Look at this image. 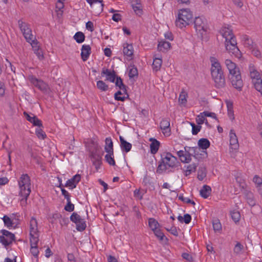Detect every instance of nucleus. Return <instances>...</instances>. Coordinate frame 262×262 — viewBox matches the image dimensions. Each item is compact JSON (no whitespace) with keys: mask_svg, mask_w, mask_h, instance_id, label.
<instances>
[{"mask_svg":"<svg viewBox=\"0 0 262 262\" xmlns=\"http://www.w3.org/2000/svg\"><path fill=\"white\" fill-rule=\"evenodd\" d=\"M220 33L225 38V45L226 50L229 54L238 57L240 55V51L237 47V42L232 30L229 26H224L222 28Z\"/></svg>","mask_w":262,"mask_h":262,"instance_id":"obj_1","label":"nucleus"},{"mask_svg":"<svg viewBox=\"0 0 262 262\" xmlns=\"http://www.w3.org/2000/svg\"><path fill=\"white\" fill-rule=\"evenodd\" d=\"M210 60L211 63V75L215 87L217 89L224 88L226 85L225 78L220 62L214 57H211Z\"/></svg>","mask_w":262,"mask_h":262,"instance_id":"obj_2","label":"nucleus"},{"mask_svg":"<svg viewBox=\"0 0 262 262\" xmlns=\"http://www.w3.org/2000/svg\"><path fill=\"white\" fill-rule=\"evenodd\" d=\"M225 64L229 70V78L232 86L238 91H242L243 82L238 68L234 62L228 59L225 60Z\"/></svg>","mask_w":262,"mask_h":262,"instance_id":"obj_3","label":"nucleus"},{"mask_svg":"<svg viewBox=\"0 0 262 262\" xmlns=\"http://www.w3.org/2000/svg\"><path fill=\"white\" fill-rule=\"evenodd\" d=\"M178 163L177 158L172 156L170 152L164 153L161 155V160L159 162V165L156 170L158 174H162L166 170L170 171V168H174Z\"/></svg>","mask_w":262,"mask_h":262,"instance_id":"obj_4","label":"nucleus"},{"mask_svg":"<svg viewBox=\"0 0 262 262\" xmlns=\"http://www.w3.org/2000/svg\"><path fill=\"white\" fill-rule=\"evenodd\" d=\"M18 185L19 194L22 198L20 203L21 204H25L31 192V180L27 174H23L20 176L18 181Z\"/></svg>","mask_w":262,"mask_h":262,"instance_id":"obj_5","label":"nucleus"},{"mask_svg":"<svg viewBox=\"0 0 262 262\" xmlns=\"http://www.w3.org/2000/svg\"><path fill=\"white\" fill-rule=\"evenodd\" d=\"M192 16V13L189 9L180 10L175 22L176 25L180 28L186 27L191 22Z\"/></svg>","mask_w":262,"mask_h":262,"instance_id":"obj_6","label":"nucleus"},{"mask_svg":"<svg viewBox=\"0 0 262 262\" xmlns=\"http://www.w3.org/2000/svg\"><path fill=\"white\" fill-rule=\"evenodd\" d=\"M30 236L31 246H37L39 241L38 224L36 219L34 217H32L30 221Z\"/></svg>","mask_w":262,"mask_h":262,"instance_id":"obj_7","label":"nucleus"},{"mask_svg":"<svg viewBox=\"0 0 262 262\" xmlns=\"http://www.w3.org/2000/svg\"><path fill=\"white\" fill-rule=\"evenodd\" d=\"M29 80L33 85L44 94H49L51 92V89L48 84L42 80L31 76L29 77Z\"/></svg>","mask_w":262,"mask_h":262,"instance_id":"obj_8","label":"nucleus"},{"mask_svg":"<svg viewBox=\"0 0 262 262\" xmlns=\"http://www.w3.org/2000/svg\"><path fill=\"white\" fill-rule=\"evenodd\" d=\"M193 24L196 32L202 36L207 31L206 20L202 17H196L195 18Z\"/></svg>","mask_w":262,"mask_h":262,"instance_id":"obj_9","label":"nucleus"},{"mask_svg":"<svg viewBox=\"0 0 262 262\" xmlns=\"http://www.w3.org/2000/svg\"><path fill=\"white\" fill-rule=\"evenodd\" d=\"M0 232L2 234V235H0V242L4 246L10 245L15 240L14 234L9 231L3 229Z\"/></svg>","mask_w":262,"mask_h":262,"instance_id":"obj_10","label":"nucleus"},{"mask_svg":"<svg viewBox=\"0 0 262 262\" xmlns=\"http://www.w3.org/2000/svg\"><path fill=\"white\" fill-rule=\"evenodd\" d=\"M72 222L76 225V229L79 231H83L86 228V225L84 219L76 212H74L70 216Z\"/></svg>","mask_w":262,"mask_h":262,"instance_id":"obj_11","label":"nucleus"},{"mask_svg":"<svg viewBox=\"0 0 262 262\" xmlns=\"http://www.w3.org/2000/svg\"><path fill=\"white\" fill-rule=\"evenodd\" d=\"M160 127L163 134L166 136L170 135V119L169 118L162 119L160 123Z\"/></svg>","mask_w":262,"mask_h":262,"instance_id":"obj_12","label":"nucleus"},{"mask_svg":"<svg viewBox=\"0 0 262 262\" xmlns=\"http://www.w3.org/2000/svg\"><path fill=\"white\" fill-rule=\"evenodd\" d=\"M26 119L32 123L34 126L41 127L42 126L41 121L38 119V118L34 114H29L26 112H24L23 113Z\"/></svg>","mask_w":262,"mask_h":262,"instance_id":"obj_13","label":"nucleus"},{"mask_svg":"<svg viewBox=\"0 0 262 262\" xmlns=\"http://www.w3.org/2000/svg\"><path fill=\"white\" fill-rule=\"evenodd\" d=\"M101 75L102 77L106 76V78L105 80L111 82H114L115 81L116 78L117 76L115 71L113 70L112 71H111L105 68L102 69Z\"/></svg>","mask_w":262,"mask_h":262,"instance_id":"obj_14","label":"nucleus"},{"mask_svg":"<svg viewBox=\"0 0 262 262\" xmlns=\"http://www.w3.org/2000/svg\"><path fill=\"white\" fill-rule=\"evenodd\" d=\"M174 150L177 151V154L182 163H188L191 161L190 155L186 153L185 150H178L176 147H174Z\"/></svg>","mask_w":262,"mask_h":262,"instance_id":"obj_15","label":"nucleus"},{"mask_svg":"<svg viewBox=\"0 0 262 262\" xmlns=\"http://www.w3.org/2000/svg\"><path fill=\"white\" fill-rule=\"evenodd\" d=\"M229 137L230 145L231 148L234 149H237L239 146L238 139L234 130L232 129L230 131Z\"/></svg>","mask_w":262,"mask_h":262,"instance_id":"obj_16","label":"nucleus"},{"mask_svg":"<svg viewBox=\"0 0 262 262\" xmlns=\"http://www.w3.org/2000/svg\"><path fill=\"white\" fill-rule=\"evenodd\" d=\"M80 175L77 174L67 181L65 186L71 187L72 189L76 187L77 184L80 181Z\"/></svg>","mask_w":262,"mask_h":262,"instance_id":"obj_17","label":"nucleus"},{"mask_svg":"<svg viewBox=\"0 0 262 262\" xmlns=\"http://www.w3.org/2000/svg\"><path fill=\"white\" fill-rule=\"evenodd\" d=\"M91 53V48L89 45H83L81 48V57L83 61L88 60Z\"/></svg>","mask_w":262,"mask_h":262,"instance_id":"obj_18","label":"nucleus"},{"mask_svg":"<svg viewBox=\"0 0 262 262\" xmlns=\"http://www.w3.org/2000/svg\"><path fill=\"white\" fill-rule=\"evenodd\" d=\"M119 139L121 150L123 151H125L126 152H129L132 147V144L125 140L124 138L122 136L119 137Z\"/></svg>","mask_w":262,"mask_h":262,"instance_id":"obj_19","label":"nucleus"},{"mask_svg":"<svg viewBox=\"0 0 262 262\" xmlns=\"http://www.w3.org/2000/svg\"><path fill=\"white\" fill-rule=\"evenodd\" d=\"M91 158L93 161V165L95 166V168L98 170L101 164V156L96 153L92 152Z\"/></svg>","mask_w":262,"mask_h":262,"instance_id":"obj_20","label":"nucleus"},{"mask_svg":"<svg viewBox=\"0 0 262 262\" xmlns=\"http://www.w3.org/2000/svg\"><path fill=\"white\" fill-rule=\"evenodd\" d=\"M22 33L26 41L29 43H30L31 42H34V41L36 40L32 33V30L31 28L24 31L22 32Z\"/></svg>","mask_w":262,"mask_h":262,"instance_id":"obj_21","label":"nucleus"},{"mask_svg":"<svg viewBox=\"0 0 262 262\" xmlns=\"http://www.w3.org/2000/svg\"><path fill=\"white\" fill-rule=\"evenodd\" d=\"M30 44L32 47L34 53L37 56L39 59H42L43 55L41 49H40L39 47L37 46V40H36L34 42H31Z\"/></svg>","mask_w":262,"mask_h":262,"instance_id":"obj_22","label":"nucleus"},{"mask_svg":"<svg viewBox=\"0 0 262 262\" xmlns=\"http://www.w3.org/2000/svg\"><path fill=\"white\" fill-rule=\"evenodd\" d=\"M149 141L151 142L150 145L151 153L152 154H155L157 153L159 149L160 142L154 138H150Z\"/></svg>","mask_w":262,"mask_h":262,"instance_id":"obj_23","label":"nucleus"},{"mask_svg":"<svg viewBox=\"0 0 262 262\" xmlns=\"http://www.w3.org/2000/svg\"><path fill=\"white\" fill-rule=\"evenodd\" d=\"M123 52L124 55L132 57L133 55L134 50L132 45L125 43L123 45Z\"/></svg>","mask_w":262,"mask_h":262,"instance_id":"obj_24","label":"nucleus"},{"mask_svg":"<svg viewBox=\"0 0 262 262\" xmlns=\"http://www.w3.org/2000/svg\"><path fill=\"white\" fill-rule=\"evenodd\" d=\"M211 187L208 185H205L200 190V194L202 197H203L204 199H206L210 195V194H211Z\"/></svg>","mask_w":262,"mask_h":262,"instance_id":"obj_25","label":"nucleus"},{"mask_svg":"<svg viewBox=\"0 0 262 262\" xmlns=\"http://www.w3.org/2000/svg\"><path fill=\"white\" fill-rule=\"evenodd\" d=\"M105 151L108 154H112L114 155L113 152V143L111 138H106L105 140Z\"/></svg>","mask_w":262,"mask_h":262,"instance_id":"obj_26","label":"nucleus"},{"mask_svg":"<svg viewBox=\"0 0 262 262\" xmlns=\"http://www.w3.org/2000/svg\"><path fill=\"white\" fill-rule=\"evenodd\" d=\"M115 80L116 86L118 87L120 90H122L123 93L127 95V97H128V95L127 93L126 86L123 84L122 79L121 78V77L117 76Z\"/></svg>","mask_w":262,"mask_h":262,"instance_id":"obj_27","label":"nucleus"},{"mask_svg":"<svg viewBox=\"0 0 262 262\" xmlns=\"http://www.w3.org/2000/svg\"><path fill=\"white\" fill-rule=\"evenodd\" d=\"M171 44L169 42L161 40L159 42L158 45V49L159 51L164 52L166 50L170 49Z\"/></svg>","mask_w":262,"mask_h":262,"instance_id":"obj_28","label":"nucleus"},{"mask_svg":"<svg viewBox=\"0 0 262 262\" xmlns=\"http://www.w3.org/2000/svg\"><path fill=\"white\" fill-rule=\"evenodd\" d=\"M198 146L202 149H206L210 145L209 141L206 138H202L198 141Z\"/></svg>","mask_w":262,"mask_h":262,"instance_id":"obj_29","label":"nucleus"},{"mask_svg":"<svg viewBox=\"0 0 262 262\" xmlns=\"http://www.w3.org/2000/svg\"><path fill=\"white\" fill-rule=\"evenodd\" d=\"M245 197L247 203L250 206H254L255 205V201L254 199L253 193L250 191L245 192Z\"/></svg>","mask_w":262,"mask_h":262,"instance_id":"obj_30","label":"nucleus"},{"mask_svg":"<svg viewBox=\"0 0 262 262\" xmlns=\"http://www.w3.org/2000/svg\"><path fill=\"white\" fill-rule=\"evenodd\" d=\"M187 93L183 91L181 92L179 97V102L181 105L185 106L187 103Z\"/></svg>","mask_w":262,"mask_h":262,"instance_id":"obj_31","label":"nucleus"},{"mask_svg":"<svg viewBox=\"0 0 262 262\" xmlns=\"http://www.w3.org/2000/svg\"><path fill=\"white\" fill-rule=\"evenodd\" d=\"M185 152L188 154V155H190V157L191 158V156L193 155V157H196V152L199 148L196 147H188V146H185L184 147Z\"/></svg>","mask_w":262,"mask_h":262,"instance_id":"obj_32","label":"nucleus"},{"mask_svg":"<svg viewBox=\"0 0 262 262\" xmlns=\"http://www.w3.org/2000/svg\"><path fill=\"white\" fill-rule=\"evenodd\" d=\"M227 108H228V117L232 121L234 119L233 104L232 102H227Z\"/></svg>","mask_w":262,"mask_h":262,"instance_id":"obj_33","label":"nucleus"},{"mask_svg":"<svg viewBox=\"0 0 262 262\" xmlns=\"http://www.w3.org/2000/svg\"><path fill=\"white\" fill-rule=\"evenodd\" d=\"M148 225L151 230L154 231L158 228L159 226L158 222L154 218H149L148 219Z\"/></svg>","mask_w":262,"mask_h":262,"instance_id":"obj_34","label":"nucleus"},{"mask_svg":"<svg viewBox=\"0 0 262 262\" xmlns=\"http://www.w3.org/2000/svg\"><path fill=\"white\" fill-rule=\"evenodd\" d=\"M162 60L160 58H155L152 63V68L156 71H158L162 65Z\"/></svg>","mask_w":262,"mask_h":262,"instance_id":"obj_35","label":"nucleus"},{"mask_svg":"<svg viewBox=\"0 0 262 262\" xmlns=\"http://www.w3.org/2000/svg\"><path fill=\"white\" fill-rule=\"evenodd\" d=\"M250 75L253 82V81H256L257 79H261L259 73L253 68L250 69Z\"/></svg>","mask_w":262,"mask_h":262,"instance_id":"obj_36","label":"nucleus"},{"mask_svg":"<svg viewBox=\"0 0 262 262\" xmlns=\"http://www.w3.org/2000/svg\"><path fill=\"white\" fill-rule=\"evenodd\" d=\"M74 38L77 43H80L84 41L85 36L82 32H77L74 35Z\"/></svg>","mask_w":262,"mask_h":262,"instance_id":"obj_37","label":"nucleus"},{"mask_svg":"<svg viewBox=\"0 0 262 262\" xmlns=\"http://www.w3.org/2000/svg\"><path fill=\"white\" fill-rule=\"evenodd\" d=\"M97 86L102 91H106L108 89V85L102 80H99L97 82Z\"/></svg>","mask_w":262,"mask_h":262,"instance_id":"obj_38","label":"nucleus"},{"mask_svg":"<svg viewBox=\"0 0 262 262\" xmlns=\"http://www.w3.org/2000/svg\"><path fill=\"white\" fill-rule=\"evenodd\" d=\"M197 165L195 163L190 164L187 166V169L185 171V175L188 176L191 172H194L196 170Z\"/></svg>","mask_w":262,"mask_h":262,"instance_id":"obj_39","label":"nucleus"},{"mask_svg":"<svg viewBox=\"0 0 262 262\" xmlns=\"http://www.w3.org/2000/svg\"><path fill=\"white\" fill-rule=\"evenodd\" d=\"M253 83L255 89L262 95V79H257L256 81H253Z\"/></svg>","mask_w":262,"mask_h":262,"instance_id":"obj_40","label":"nucleus"},{"mask_svg":"<svg viewBox=\"0 0 262 262\" xmlns=\"http://www.w3.org/2000/svg\"><path fill=\"white\" fill-rule=\"evenodd\" d=\"M244 249V246L239 242H237L233 249V252L236 255L240 254Z\"/></svg>","mask_w":262,"mask_h":262,"instance_id":"obj_41","label":"nucleus"},{"mask_svg":"<svg viewBox=\"0 0 262 262\" xmlns=\"http://www.w3.org/2000/svg\"><path fill=\"white\" fill-rule=\"evenodd\" d=\"M212 225L213 230L216 231H220L222 229V225L221 224L218 219L214 220L212 222Z\"/></svg>","mask_w":262,"mask_h":262,"instance_id":"obj_42","label":"nucleus"},{"mask_svg":"<svg viewBox=\"0 0 262 262\" xmlns=\"http://www.w3.org/2000/svg\"><path fill=\"white\" fill-rule=\"evenodd\" d=\"M18 25L21 32L26 30L30 28L29 25L26 22L20 19L18 21Z\"/></svg>","mask_w":262,"mask_h":262,"instance_id":"obj_43","label":"nucleus"},{"mask_svg":"<svg viewBox=\"0 0 262 262\" xmlns=\"http://www.w3.org/2000/svg\"><path fill=\"white\" fill-rule=\"evenodd\" d=\"M138 74V70L136 67L133 66L129 69L128 76L129 78H133L135 77H137Z\"/></svg>","mask_w":262,"mask_h":262,"instance_id":"obj_44","label":"nucleus"},{"mask_svg":"<svg viewBox=\"0 0 262 262\" xmlns=\"http://www.w3.org/2000/svg\"><path fill=\"white\" fill-rule=\"evenodd\" d=\"M113 156V155H112V154H107L105 156V159L110 165L114 166L115 165V161Z\"/></svg>","mask_w":262,"mask_h":262,"instance_id":"obj_45","label":"nucleus"},{"mask_svg":"<svg viewBox=\"0 0 262 262\" xmlns=\"http://www.w3.org/2000/svg\"><path fill=\"white\" fill-rule=\"evenodd\" d=\"M154 231L155 235L156 236L157 238L159 239L160 241L164 240V238H165L167 239V238L165 237L164 233L161 231L160 229H157Z\"/></svg>","mask_w":262,"mask_h":262,"instance_id":"obj_46","label":"nucleus"},{"mask_svg":"<svg viewBox=\"0 0 262 262\" xmlns=\"http://www.w3.org/2000/svg\"><path fill=\"white\" fill-rule=\"evenodd\" d=\"M35 134L40 139H44L47 137L45 133L40 128L36 129Z\"/></svg>","mask_w":262,"mask_h":262,"instance_id":"obj_47","label":"nucleus"},{"mask_svg":"<svg viewBox=\"0 0 262 262\" xmlns=\"http://www.w3.org/2000/svg\"><path fill=\"white\" fill-rule=\"evenodd\" d=\"M3 221L5 225L8 228H10L12 227L13 223L9 217L7 215H4L3 218Z\"/></svg>","mask_w":262,"mask_h":262,"instance_id":"obj_48","label":"nucleus"},{"mask_svg":"<svg viewBox=\"0 0 262 262\" xmlns=\"http://www.w3.org/2000/svg\"><path fill=\"white\" fill-rule=\"evenodd\" d=\"M190 125L192 126V134L194 135H196L201 129V126L196 125L193 123H190Z\"/></svg>","mask_w":262,"mask_h":262,"instance_id":"obj_49","label":"nucleus"},{"mask_svg":"<svg viewBox=\"0 0 262 262\" xmlns=\"http://www.w3.org/2000/svg\"><path fill=\"white\" fill-rule=\"evenodd\" d=\"M137 5L136 6L132 5V8L137 15H140L142 12L141 6L139 3H137Z\"/></svg>","mask_w":262,"mask_h":262,"instance_id":"obj_50","label":"nucleus"},{"mask_svg":"<svg viewBox=\"0 0 262 262\" xmlns=\"http://www.w3.org/2000/svg\"><path fill=\"white\" fill-rule=\"evenodd\" d=\"M68 202L67 204L64 207V209L67 211L71 212L73 211L74 210V205L71 202V200L69 199L68 200H67Z\"/></svg>","mask_w":262,"mask_h":262,"instance_id":"obj_51","label":"nucleus"},{"mask_svg":"<svg viewBox=\"0 0 262 262\" xmlns=\"http://www.w3.org/2000/svg\"><path fill=\"white\" fill-rule=\"evenodd\" d=\"M179 199L183 202L184 203H186L187 204H191L193 205L195 204V202L191 200L190 199L188 198H185L183 195H180L179 196Z\"/></svg>","mask_w":262,"mask_h":262,"instance_id":"obj_52","label":"nucleus"},{"mask_svg":"<svg viewBox=\"0 0 262 262\" xmlns=\"http://www.w3.org/2000/svg\"><path fill=\"white\" fill-rule=\"evenodd\" d=\"M205 120H206V119L203 113L199 115L196 118V122L199 125L203 124Z\"/></svg>","mask_w":262,"mask_h":262,"instance_id":"obj_53","label":"nucleus"},{"mask_svg":"<svg viewBox=\"0 0 262 262\" xmlns=\"http://www.w3.org/2000/svg\"><path fill=\"white\" fill-rule=\"evenodd\" d=\"M231 217L232 220L236 223L237 222L241 217V215L239 212L238 211H233L231 213Z\"/></svg>","mask_w":262,"mask_h":262,"instance_id":"obj_54","label":"nucleus"},{"mask_svg":"<svg viewBox=\"0 0 262 262\" xmlns=\"http://www.w3.org/2000/svg\"><path fill=\"white\" fill-rule=\"evenodd\" d=\"M30 252L31 254L35 257H37L39 254L37 246H31Z\"/></svg>","mask_w":262,"mask_h":262,"instance_id":"obj_55","label":"nucleus"},{"mask_svg":"<svg viewBox=\"0 0 262 262\" xmlns=\"http://www.w3.org/2000/svg\"><path fill=\"white\" fill-rule=\"evenodd\" d=\"M253 182L256 185V187H259L262 185V179L257 175H255L253 179Z\"/></svg>","mask_w":262,"mask_h":262,"instance_id":"obj_56","label":"nucleus"},{"mask_svg":"<svg viewBox=\"0 0 262 262\" xmlns=\"http://www.w3.org/2000/svg\"><path fill=\"white\" fill-rule=\"evenodd\" d=\"M123 94H124L123 92H121L120 91H118L117 92H116L115 94V99L116 100H118V101H124L125 100V97L124 96H123V97H121V96H119V95H121Z\"/></svg>","mask_w":262,"mask_h":262,"instance_id":"obj_57","label":"nucleus"},{"mask_svg":"<svg viewBox=\"0 0 262 262\" xmlns=\"http://www.w3.org/2000/svg\"><path fill=\"white\" fill-rule=\"evenodd\" d=\"M134 196L136 198H138L139 200H142L143 199V194L142 193L139 189H136L134 192Z\"/></svg>","mask_w":262,"mask_h":262,"instance_id":"obj_58","label":"nucleus"},{"mask_svg":"<svg viewBox=\"0 0 262 262\" xmlns=\"http://www.w3.org/2000/svg\"><path fill=\"white\" fill-rule=\"evenodd\" d=\"M182 256L184 259L187 260L188 261H192L193 260L192 256L188 253H183L182 255Z\"/></svg>","mask_w":262,"mask_h":262,"instance_id":"obj_59","label":"nucleus"},{"mask_svg":"<svg viewBox=\"0 0 262 262\" xmlns=\"http://www.w3.org/2000/svg\"><path fill=\"white\" fill-rule=\"evenodd\" d=\"M62 187H60L62 194L64 196V198L67 200L70 199V195L69 192Z\"/></svg>","mask_w":262,"mask_h":262,"instance_id":"obj_60","label":"nucleus"},{"mask_svg":"<svg viewBox=\"0 0 262 262\" xmlns=\"http://www.w3.org/2000/svg\"><path fill=\"white\" fill-rule=\"evenodd\" d=\"M86 28L91 32H93L94 30L93 23L91 21L87 22L86 23Z\"/></svg>","mask_w":262,"mask_h":262,"instance_id":"obj_61","label":"nucleus"},{"mask_svg":"<svg viewBox=\"0 0 262 262\" xmlns=\"http://www.w3.org/2000/svg\"><path fill=\"white\" fill-rule=\"evenodd\" d=\"M183 218H184L183 222H184L185 224H188L189 223H190L191 220V216L190 214H185L184 215Z\"/></svg>","mask_w":262,"mask_h":262,"instance_id":"obj_62","label":"nucleus"},{"mask_svg":"<svg viewBox=\"0 0 262 262\" xmlns=\"http://www.w3.org/2000/svg\"><path fill=\"white\" fill-rule=\"evenodd\" d=\"M203 114L204 115V116H205V117H212L213 118L216 119V114L214 113H211V112H204L203 113Z\"/></svg>","mask_w":262,"mask_h":262,"instance_id":"obj_63","label":"nucleus"},{"mask_svg":"<svg viewBox=\"0 0 262 262\" xmlns=\"http://www.w3.org/2000/svg\"><path fill=\"white\" fill-rule=\"evenodd\" d=\"M112 19L116 22L119 21L121 19V14L119 13L114 14L112 16Z\"/></svg>","mask_w":262,"mask_h":262,"instance_id":"obj_64","label":"nucleus"}]
</instances>
